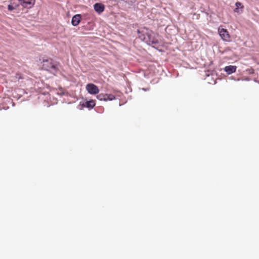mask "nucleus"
Returning a JSON list of instances; mask_svg holds the SVG:
<instances>
[{
    "instance_id": "nucleus-1",
    "label": "nucleus",
    "mask_w": 259,
    "mask_h": 259,
    "mask_svg": "<svg viewBox=\"0 0 259 259\" xmlns=\"http://www.w3.org/2000/svg\"><path fill=\"white\" fill-rule=\"evenodd\" d=\"M138 33L139 38L154 48H157L162 45L160 36L147 28L139 30Z\"/></svg>"
},
{
    "instance_id": "nucleus-2",
    "label": "nucleus",
    "mask_w": 259,
    "mask_h": 259,
    "mask_svg": "<svg viewBox=\"0 0 259 259\" xmlns=\"http://www.w3.org/2000/svg\"><path fill=\"white\" fill-rule=\"evenodd\" d=\"M42 68L55 74L57 70L56 65L54 64L51 60H44L42 63Z\"/></svg>"
},
{
    "instance_id": "nucleus-3",
    "label": "nucleus",
    "mask_w": 259,
    "mask_h": 259,
    "mask_svg": "<svg viewBox=\"0 0 259 259\" xmlns=\"http://www.w3.org/2000/svg\"><path fill=\"white\" fill-rule=\"evenodd\" d=\"M218 32L223 40L225 41L229 40L230 38V35L227 29L219 27L218 28Z\"/></svg>"
},
{
    "instance_id": "nucleus-4",
    "label": "nucleus",
    "mask_w": 259,
    "mask_h": 259,
    "mask_svg": "<svg viewBox=\"0 0 259 259\" xmlns=\"http://www.w3.org/2000/svg\"><path fill=\"white\" fill-rule=\"evenodd\" d=\"M86 90L89 93L95 95L99 93V90L97 85L93 83H89L86 85Z\"/></svg>"
},
{
    "instance_id": "nucleus-5",
    "label": "nucleus",
    "mask_w": 259,
    "mask_h": 259,
    "mask_svg": "<svg viewBox=\"0 0 259 259\" xmlns=\"http://www.w3.org/2000/svg\"><path fill=\"white\" fill-rule=\"evenodd\" d=\"M20 5L27 9L32 8L35 4V0H18Z\"/></svg>"
},
{
    "instance_id": "nucleus-6",
    "label": "nucleus",
    "mask_w": 259,
    "mask_h": 259,
    "mask_svg": "<svg viewBox=\"0 0 259 259\" xmlns=\"http://www.w3.org/2000/svg\"><path fill=\"white\" fill-rule=\"evenodd\" d=\"M94 8L95 11L99 14L102 13L105 9L104 6L102 3H96L94 5Z\"/></svg>"
},
{
    "instance_id": "nucleus-7",
    "label": "nucleus",
    "mask_w": 259,
    "mask_h": 259,
    "mask_svg": "<svg viewBox=\"0 0 259 259\" xmlns=\"http://www.w3.org/2000/svg\"><path fill=\"white\" fill-rule=\"evenodd\" d=\"M81 16L79 14L74 15L71 20V23L73 26H76L78 25L80 22Z\"/></svg>"
},
{
    "instance_id": "nucleus-8",
    "label": "nucleus",
    "mask_w": 259,
    "mask_h": 259,
    "mask_svg": "<svg viewBox=\"0 0 259 259\" xmlns=\"http://www.w3.org/2000/svg\"><path fill=\"white\" fill-rule=\"evenodd\" d=\"M236 68L237 67L236 66L229 65L226 66L224 70L228 74H231L236 71Z\"/></svg>"
},
{
    "instance_id": "nucleus-9",
    "label": "nucleus",
    "mask_w": 259,
    "mask_h": 259,
    "mask_svg": "<svg viewBox=\"0 0 259 259\" xmlns=\"http://www.w3.org/2000/svg\"><path fill=\"white\" fill-rule=\"evenodd\" d=\"M236 8L234 10V12L237 13H241L242 12V9L243 8V6L240 2H236L235 3Z\"/></svg>"
},
{
    "instance_id": "nucleus-10",
    "label": "nucleus",
    "mask_w": 259,
    "mask_h": 259,
    "mask_svg": "<svg viewBox=\"0 0 259 259\" xmlns=\"http://www.w3.org/2000/svg\"><path fill=\"white\" fill-rule=\"evenodd\" d=\"M115 99V96L112 94H105V101H112Z\"/></svg>"
},
{
    "instance_id": "nucleus-11",
    "label": "nucleus",
    "mask_w": 259,
    "mask_h": 259,
    "mask_svg": "<svg viewBox=\"0 0 259 259\" xmlns=\"http://www.w3.org/2000/svg\"><path fill=\"white\" fill-rule=\"evenodd\" d=\"M87 107L88 108H93L95 106V103L94 101L91 100L86 102Z\"/></svg>"
},
{
    "instance_id": "nucleus-12",
    "label": "nucleus",
    "mask_w": 259,
    "mask_h": 259,
    "mask_svg": "<svg viewBox=\"0 0 259 259\" xmlns=\"http://www.w3.org/2000/svg\"><path fill=\"white\" fill-rule=\"evenodd\" d=\"M97 98L101 101H105V94H100L97 95Z\"/></svg>"
},
{
    "instance_id": "nucleus-13",
    "label": "nucleus",
    "mask_w": 259,
    "mask_h": 259,
    "mask_svg": "<svg viewBox=\"0 0 259 259\" xmlns=\"http://www.w3.org/2000/svg\"><path fill=\"white\" fill-rule=\"evenodd\" d=\"M18 6V5H14V4H11V5H9L8 6V9L10 10V11H12L14 9H15Z\"/></svg>"
}]
</instances>
